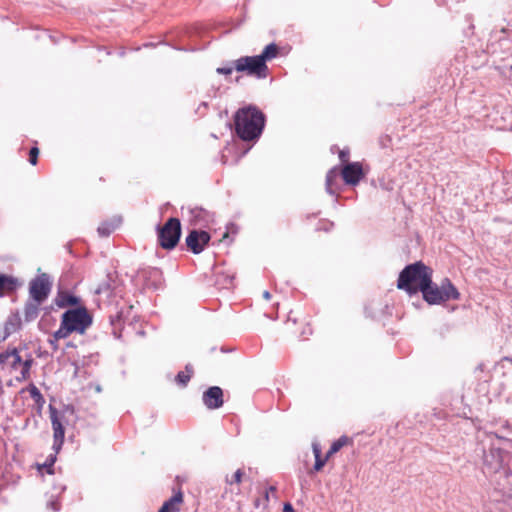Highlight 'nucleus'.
<instances>
[{
	"instance_id": "obj_1",
	"label": "nucleus",
	"mask_w": 512,
	"mask_h": 512,
	"mask_svg": "<svg viewBox=\"0 0 512 512\" xmlns=\"http://www.w3.org/2000/svg\"><path fill=\"white\" fill-rule=\"evenodd\" d=\"M234 130L243 141L257 140L265 126L264 113L254 105H248L238 109L234 116Z\"/></svg>"
},
{
	"instance_id": "obj_2",
	"label": "nucleus",
	"mask_w": 512,
	"mask_h": 512,
	"mask_svg": "<svg viewBox=\"0 0 512 512\" xmlns=\"http://www.w3.org/2000/svg\"><path fill=\"white\" fill-rule=\"evenodd\" d=\"M34 359L23 349H8L0 353V373L9 376V385L12 381L23 382L30 378V370Z\"/></svg>"
},
{
	"instance_id": "obj_3",
	"label": "nucleus",
	"mask_w": 512,
	"mask_h": 512,
	"mask_svg": "<svg viewBox=\"0 0 512 512\" xmlns=\"http://www.w3.org/2000/svg\"><path fill=\"white\" fill-rule=\"evenodd\" d=\"M433 270L422 261L407 265L399 274L397 288L406 291L409 295L417 292L423 293L431 284Z\"/></svg>"
},
{
	"instance_id": "obj_4",
	"label": "nucleus",
	"mask_w": 512,
	"mask_h": 512,
	"mask_svg": "<svg viewBox=\"0 0 512 512\" xmlns=\"http://www.w3.org/2000/svg\"><path fill=\"white\" fill-rule=\"evenodd\" d=\"M92 324V316L86 306L68 309L62 314L56 337L67 338L72 333L84 334Z\"/></svg>"
},
{
	"instance_id": "obj_5",
	"label": "nucleus",
	"mask_w": 512,
	"mask_h": 512,
	"mask_svg": "<svg viewBox=\"0 0 512 512\" xmlns=\"http://www.w3.org/2000/svg\"><path fill=\"white\" fill-rule=\"evenodd\" d=\"M49 413H50V419L53 429V450L54 453L49 455V457L46 459V461L43 464H37V469L40 473H43V470H46L48 474H53V465L57 459V454L62 448V445L64 443V437H65V429L63 425V416H61L58 412V410L50 406L49 407Z\"/></svg>"
},
{
	"instance_id": "obj_6",
	"label": "nucleus",
	"mask_w": 512,
	"mask_h": 512,
	"mask_svg": "<svg viewBox=\"0 0 512 512\" xmlns=\"http://www.w3.org/2000/svg\"><path fill=\"white\" fill-rule=\"evenodd\" d=\"M422 296L428 304L434 305L449 300H458L460 293L451 280L445 278L440 285L434 284L431 280V284H428V288L423 291Z\"/></svg>"
},
{
	"instance_id": "obj_7",
	"label": "nucleus",
	"mask_w": 512,
	"mask_h": 512,
	"mask_svg": "<svg viewBox=\"0 0 512 512\" xmlns=\"http://www.w3.org/2000/svg\"><path fill=\"white\" fill-rule=\"evenodd\" d=\"M234 69L248 77L264 79L269 74L267 64L263 63L258 56H242L233 62Z\"/></svg>"
},
{
	"instance_id": "obj_8",
	"label": "nucleus",
	"mask_w": 512,
	"mask_h": 512,
	"mask_svg": "<svg viewBox=\"0 0 512 512\" xmlns=\"http://www.w3.org/2000/svg\"><path fill=\"white\" fill-rule=\"evenodd\" d=\"M158 243L166 250L176 247L181 236V223L178 218H169L165 224L158 229Z\"/></svg>"
},
{
	"instance_id": "obj_9",
	"label": "nucleus",
	"mask_w": 512,
	"mask_h": 512,
	"mask_svg": "<svg viewBox=\"0 0 512 512\" xmlns=\"http://www.w3.org/2000/svg\"><path fill=\"white\" fill-rule=\"evenodd\" d=\"M285 329L290 336L297 339H305L312 334V327L307 319L294 311L289 312Z\"/></svg>"
},
{
	"instance_id": "obj_10",
	"label": "nucleus",
	"mask_w": 512,
	"mask_h": 512,
	"mask_svg": "<svg viewBox=\"0 0 512 512\" xmlns=\"http://www.w3.org/2000/svg\"><path fill=\"white\" fill-rule=\"evenodd\" d=\"M52 283L46 273L40 274L31 280L29 294L32 300L44 302L51 291Z\"/></svg>"
},
{
	"instance_id": "obj_11",
	"label": "nucleus",
	"mask_w": 512,
	"mask_h": 512,
	"mask_svg": "<svg viewBox=\"0 0 512 512\" xmlns=\"http://www.w3.org/2000/svg\"><path fill=\"white\" fill-rule=\"evenodd\" d=\"M135 280L146 288H158L163 281V273L156 267H145L137 271Z\"/></svg>"
},
{
	"instance_id": "obj_12",
	"label": "nucleus",
	"mask_w": 512,
	"mask_h": 512,
	"mask_svg": "<svg viewBox=\"0 0 512 512\" xmlns=\"http://www.w3.org/2000/svg\"><path fill=\"white\" fill-rule=\"evenodd\" d=\"M340 174L347 185H357L365 176L363 166L360 162H351L343 166Z\"/></svg>"
},
{
	"instance_id": "obj_13",
	"label": "nucleus",
	"mask_w": 512,
	"mask_h": 512,
	"mask_svg": "<svg viewBox=\"0 0 512 512\" xmlns=\"http://www.w3.org/2000/svg\"><path fill=\"white\" fill-rule=\"evenodd\" d=\"M186 245L194 254L201 253L210 241V234L202 230H192L186 237Z\"/></svg>"
},
{
	"instance_id": "obj_14",
	"label": "nucleus",
	"mask_w": 512,
	"mask_h": 512,
	"mask_svg": "<svg viewBox=\"0 0 512 512\" xmlns=\"http://www.w3.org/2000/svg\"><path fill=\"white\" fill-rule=\"evenodd\" d=\"M202 401L210 410L221 408L224 404L223 390L219 386L209 387L203 392Z\"/></svg>"
},
{
	"instance_id": "obj_15",
	"label": "nucleus",
	"mask_w": 512,
	"mask_h": 512,
	"mask_svg": "<svg viewBox=\"0 0 512 512\" xmlns=\"http://www.w3.org/2000/svg\"><path fill=\"white\" fill-rule=\"evenodd\" d=\"M54 304L58 308H77L85 306L82 303V300L80 297L74 295L72 292L68 290L59 289L55 298H54Z\"/></svg>"
},
{
	"instance_id": "obj_16",
	"label": "nucleus",
	"mask_w": 512,
	"mask_h": 512,
	"mask_svg": "<svg viewBox=\"0 0 512 512\" xmlns=\"http://www.w3.org/2000/svg\"><path fill=\"white\" fill-rule=\"evenodd\" d=\"M183 501V493L178 491L170 499L163 503L158 512H179Z\"/></svg>"
},
{
	"instance_id": "obj_17",
	"label": "nucleus",
	"mask_w": 512,
	"mask_h": 512,
	"mask_svg": "<svg viewBox=\"0 0 512 512\" xmlns=\"http://www.w3.org/2000/svg\"><path fill=\"white\" fill-rule=\"evenodd\" d=\"M41 304L42 302L35 300H31L25 304L23 314L26 322H32L38 317Z\"/></svg>"
},
{
	"instance_id": "obj_18",
	"label": "nucleus",
	"mask_w": 512,
	"mask_h": 512,
	"mask_svg": "<svg viewBox=\"0 0 512 512\" xmlns=\"http://www.w3.org/2000/svg\"><path fill=\"white\" fill-rule=\"evenodd\" d=\"M17 285V280L14 277L0 274V295L13 292Z\"/></svg>"
},
{
	"instance_id": "obj_19",
	"label": "nucleus",
	"mask_w": 512,
	"mask_h": 512,
	"mask_svg": "<svg viewBox=\"0 0 512 512\" xmlns=\"http://www.w3.org/2000/svg\"><path fill=\"white\" fill-rule=\"evenodd\" d=\"M271 497L273 499L278 498L277 497V488H276V486H273V485L269 486L267 489H265L263 500H260V499L255 500L254 506L256 508L262 507L264 510H266L268 508V503H269Z\"/></svg>"
},
{
	"instance_id": "obj_20",
	"label": "nucleus",
	"mask_w": 512,
	"mask_h": 512,
	"mask_svg": "<svg viewBox=\"0 0 512 512\" xmlns=\"http://www.w3.org/2000/svg\"><path fill=\"white\" fill-rule=\"evenodd\" d=\"M278 54H279L278 46L274 43H271L264 48V50L262 51V53L260 55H257V56L263 63L266 64L267 61H270V60L276 58Z\"/></svg>"
},
{
	"instance_id": "obj_21",
	"label": "nucleus",
	"mask_w": 512,
	"mask_h": 512,
	"mask_svg": "<svg viewBox=\"0 0 512 512\" xmlns=\"http://www.w3.org/2000/svg\"><path fill=\"white\" fill-rule=\"evenodd\" d=\"M193 374H194L193 367L190 364H187L185 366V370L184 371H180L176 375L175 381H176V383L178 385H180L182 387H185L189 383V381H190L191 377L193 376Z\"/></svg>"
},
{
	"instance_id": "obj_22",
	"label": "nucleus",
	"mask_w": 512,
	"mask_h": 512,
	"mask_svg": "<svg viewBox=\"0 0 512 512\" xmlns=\"http://www.w3.org/2000/svg\"><path fill=\"white\" fill-rule=\"evenodd\" d=\"M115 281L111 278V276H107L95 289L96 294H106L110 295L114 290Z\"/></svg>"
},
{
	"instance_id": "obj_23",
	"label": "nucleus",
	"mask_w": 512,
	"mask_h": 512,
	"mask_svg": "<svg viewBox=\"0 0 512 512\" xmlns=\"http://www.w3.org/2000/svg\"><path fill=\"white\" fill-rule=\"evenodd\" d=\"M337 168L330 169L326 174V189L330 194L335 193V187L338 179Z\"/></svg>"
},
{
	"instance_id": "obj_24",
	"label": "nucleus",
	"mask_w": 512,
	"mask_h": 512,
	"mask_svg": "<svg viewBox=\"0 0 512 512\" xmlns=\"http://www.w3.org/2000/svg\"><path fill=\"white\" fill-rule=\"evenodd\" d=\"M56 323V319L51 315L50 312L46 311L39 323H38V326H39V329L44 331V332H49L50 329L52 328V326H54Z\"/></svg>"
},
{
	"instance_id": "obj_25",
	"label": "nucleus",
	"mask_w": 512,
	"mask_h": 512,
	"mask_svg": "<svg viewBox=\"0 0 512 512\" xmlns=\"http://www.w3.org/2000/svg\"><path fill=\"white\" fill-rule=\"evenodd\" d=\"M312 449H313V453L315 456V464H314L313 470L315 472H319L322 470V468L324 467V465L326 464L327 461H326V459L321 457V447L318 443H313Z\"/></svg>"
},
{
	"instance_id": "obj_26",
	"label": "nucleus",
	"mask_w": 512,
	"mask_h": 512,
	"mask_svg": "<svg viewBox=\"0 0 512 512\" xmlns=\"http://www.w3.org/2000/svg\"><path fill=\"white\" fill-rule=\"evenodd\" d=\"M28 392H29L31 398L34 400L35 404L39 408H42V406L45 403V400H44V397L42 396L40 390L35 385L31 384L28 387Z\"/></svg>"
},
{
	"instance_id": "obj_27",
	"label": "nucleus",
	"mask_w": 512,
	"mask_h": 512,
	"mask_svg": "<svg viewBox=\"0 0 512 512\" xmlns=\"http://www.w3.org/2000/svg\"><path fill=\"white\" fill-rule=\"evenodd\" d=\"M352 444V439L346 435L341 436L339 439L334 441L331 445L332 452L337 453L341 448Z\"/></svg>"
},
{
	"instance_id": "obj_28",
	"label": "nucleus",
	"mask_w": 512,
	"mask_h": 512,
	"mask_svg": "<svg viewBox=\"0 0 512 512\" xmlns=\"http://www.w3.org/2000/svg\"><path fill=\"white\" fill-rule=\"evenodd\" d=\"M115 230L114 224L110 222H103L99 225L97 231L101 237L109 236Z\"/></svg>"
},
{
	"instance_id": "obj_29",
	"label": "nucleus",
	"mask_w": 512,
	"mask_h": 512,
	"mask_svg": "<svg viewBox=\"0 0 512 512\" xmlns=\"http://www.w3.org/2000/svg\"><path fill=\"white\" fill-rule=\"evenodd\" d=\"M46 508L52 512H58L61 509V501L58 496H51L46 502Z\"/></svg>"
},
{
	"instance_id": "obj_30",
	"label": "nucleus",
	"mask_w": 512,
	"mask_h": 512,
	"mask_svg": "<svg viewBox=\"0 0 512 512\" xmlns=\"http://www.w3.org/2000/svg\"><path fill=\"white\" fill-rule=\"evenodd\" d=\"M244 472L241 469H238L230 478H226V483L229 485L240 484L242 482Z\"/></svg>"
},
{
	"instance_id": "obj_31",
	"label": "nucleus",
	"mask_w": 512,
	"mask_h": 512,
	"mask_svg": "<svg viewBox=\"0 0 512 512\" xmlns=\"http://www.w3.org/2000/svg\"><path fill=\"white\" fill-rule=\"evenodd\" d=\"M39 148L37 146H34L29 151V163L33 166H35L38 162V156H39Z\"/></svg>"
},
{
	"instance_id": "obj_32",
	"label": "nucleus",
	"mask_w": 512,
	"mask_h": 512,
	"mask_svg": "<svg viewBox=\"0 0 512 512\" xmlns=\"http://www.w3.org/2000/svg\"><path fill=\"white\" fill-rule=\"evenodd\" d=\"M349 154H350V152H349V150H348V149H342V150H340V151H339V153H338V156H339L340 161H341L342 163H345V164L349 163V162H348Z\"/></svg>"
},
{
	"instance_id": "obj_33",
	"label": "nucleus",
	"mask_w": 512,
	"mask_h": 512,
	"mask_svg": "<svg viewBox=\"0 0 512 512\" xmlns=\"http://www.w3.org/2000/svg\"><path fill=\"white\" fill-rule=\"evenodd\" d=\"M62 338H58L56 337V331L51 335V338L48 340L50 346L52 347L53 350H57L58 349V341L61 340Z\"/></svg>"
},
{
	"instance_id": "obj_34",
	"label": "nucleus",
	"mask_w": 512,
	"mask_h": 512,
	"mask_svg": "<svg viewBox=\"0 0 512 512\" xmlns=\"http://www.w3.org/2000/svg\"><path fill=\"white\" fill-rule=\"evenodd\" d=\"M234 69L233 67H219L216 69V72L218 74H224V75H230Z\"/></svg>"
},
{
	"instance_id": "obj_35",
	"label": "nucleus",
	"mask_w": 512,
	"mask_h": 512,
	"mask_svg": "<svg viewBox=\"0 0 512 512\" xmlns=\"http://www.w3.org/2000/svg\"><path fill=\"white\" fill-rule=\"evenodd\" d=\"M283 512H295V510L292 507V505L289 502H287L284 504Z\"/></svg>"
},
{
	"instance_id": "obj_36",
	"label": "nucleus",
	"mask_w": 512,
	"mask_h": 512,
	"mask_svg": "<svg viewBox=\"0 0 512 512\" xmlns=\"http://www.w3.org/2000/svg\"><path fill=\"white\" fill-rule=\"evenodd\" d=\"M334 454H336V453L332 452V449L330 448L323 458L326 459V461H328L330 459V457H332Z\"/></svg>"
},
{
	"instance_id": "obj_37",
	"label": "nucleus",
	"mask_w": 512,
	"mask_h": 512,
	"mask_svg": "<svg viewBox=\"0 0 512 512\" xmlns=\"http://www.w3.org/2000/svg\"><path fill=\"white\" fill-rule=\"evenodd\" d=\"M262 296H263V298H264L265 300H270V299H271V294H270V292H268V291H264V292H263V294H262Z\"/></svg>"
},
{
	"instance_id": "obj_38",
	"label": "nucleus",
	"mask_w": 512,
	"mask_h": 512,
	"mask_svg": "<svg viewBox=\"0 0 512 512\" xmlns=\"http://www.w3.org/2000/svg\"><path fill=\"white\" fill-rule=\"evenodd\" d=\"M64 490H65V486H61V487L59 488V493H62Z\"/></svg>"
},
{
	"instance_id": "obj_39",
	"label": "nucleus",
	"mask_w": 512,
	"mask_h": 512,
	"mask_svg": "<svg viewBox=\"0 0 512 512\" xmlns=\"http://www.w3.org/2000/svg\"><path fill=\"white\" fill-rule=\"evenodd\" d=\"M504 360H507V361H509V362H511V363H512V358L505 357V358H504Z\"/></svg>"
}]
</instances>
